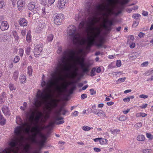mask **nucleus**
<instances>
[{"label": "nucleus", "mask_w": 153, "mask_h": 153, "mask_svg": "<svg viewBox=\"0 0 153 153\" xmlns=\"http://www.w3.org/2000/svg\"><path fill=\"white\" fill-rule=\"evenodd\" d=\"M9 87L10 90L11 91L16 89V88L15 87L14 85L11 83L9 84Z\"/></svg>", "instance_id": "nucleus-36"}, {"label": "nucleus", "mask_w": 153, "mask_h": 153, "mask_svg": "<svg viewBox=\"0 0 153 153\" xmlns=\"http://www.w3.org/2000/svg\"><path fill=\"white\" fill-rule=\"evenodd\" d=\"M87 97V95L86 94H82L81 96V99H84L85 98Z\"/></svg>", "instance_id": "nucleus-57"}, {"label": "nucleus", "mask_w": 153, "mask_h": 153, "mask_svg": "<svg viewBox=\"0 0 153 153\" xmlns=\"http://www.w3.org/2000/svg\"><path fill=\"white\" fill-rule=\"evenodd\" d=\"M126 119V117L124 115H122L119 118V120L121 121H124Z\"/></svg>", "instance_id": "nucleus-41"}, {"label": "nucleus", "mask_w": 153, "mask_h": 153, "mask_svg": "<svg viewBox=\"0 0 153 153\" xmlns=\"http://www.w3.org/2000/svg\"><path fill=\"white\" fill-rule=\"evenodd\" d=\"M93 129V128H91L87 126H84L82 127V129L85 131H88L90 130L91 129Z\"/></svg>", "instance_id": "nucleus-33"}, {"label": "nucleus", "mask_w": 153, "mask_h": 153, "mask_svg": "<svg viewBox=\"0 0 153 153\" xmlns=\"http://www.w3.org/2000/svg\"><path fill=\"white\" fill-rule=\"evenodd\" d=\"M62 48L61 47H59L57 52V53L58 54L60 53L62 51Z\"/></svg>", "instance_id": "nucleus-63"}, {"label": "nucleus", "mask_w": 153, "mask_h": 153, "mask_svg": "<svg viewBox=\"0 0 153 153\" xmlns=\"http://www.w3.org/2000/svg\"><path fill=\"white\" fill-rule=\"evenodd\" d=\"M31 39V35L30 32L29 31L27 33L26 37V40L28 42L30 43V42Z\"/></svg>", "instance_id": "nucleus-27"}, {"label": "nucleus", "mask_w": 153, "mask_h": 153, "mask_svg": "<svg viewBox=\"0 0 153 153\" xmlns=\"http://www.w3.org/2000/svg\"><path fill=\"white\" fill-rule=\"evenodd\" d=\"M107 1L108 2L107 4L103 3L98 4L96 8L100 13L105 12L102 13V14L103 16L108 17L109 15L114 13L113 9L111 7L112 6L115 0H107Z\"/></svg>", "instance_id": "nucleus-4"}, {"label": "nucleus", "mask_w": 153, "mask_h": 153, "mask_svg": "<svg viewBox=\"0 0 153 153\" xmlns=\"http://www.w3.org/2000/svg\"><path fill=\"white\" fill-rule=\"evenodd\" d=\"M116 65L118 67H120L121 65V61L120 60H117V61Z\"/></svg>", "instance_id": "nucleus-49"}, {"label": "nucleus", "mask_w": 153, "mask_h": 153, "mask_svg": "<svg viewBox=\"0 0 153 153\" xmlns=\"http://www.w3.org/2000/svg\"><path fill=\"white\" fill-rule=\"evenodd\" d=\"M31 132L33 133L31 136L30 137L31 141L33 143H38L36 137L38 135L40 137H43V135L40 131V130L38 126H36L32 128Z\"/></svg>", "instance_id": "nucleus-8"}, {"label": "nucleus", "mask_w": 153, "mask_h": 153, "mask_svg": "<svg viewBox=\"0 0 153 153\" xmlns=\"http://www.w3.org/2000/svg\"><path fill=\"white\" fill-rule=\"evenodd\" d=\"M123 100L126 102H128L130 101V98L128 97L124 98L123 99Z\"/></svg>", "instance_id": "nucleus-55"}, {"label": "nucleus", "mask_w": 153, "mask_h": 153, "mask_svg": "<svg viewBox=\"0 0 153 153\" xmlns=\"http://www.w3.org/2000/svg\"><path fill=\"white\" fill-rule=\"evenodd\" d=\"M108 140L107 139L101 138L100 143L101 145H103L107 143Z\"/></svg>", "instance_id": "nucleus-29"}, {"label": "nucleus", "mask_w": 153, "mask_h": 153, "mask_svg": "<svg viewBox=\"0 0 153 153\" xmlns=\"http://www.w3.org/2000/svg\"><path fill=\"white\" fill-rule=\"evenodd\" d=\"M27 106V104L26 102H25L23 104V106L20 107V109L22 111H25Z\"/></svg>", "instance_id": "nucleus-35"}, {"label": "nucleus", "mask_w": 153, "mask_h": 153, "mask_svg": "<svg viewBox=\"0 0 153 153\" xmlns=\"http://www.w3.org/2000/svg\"><path fill=\"white\" fill-rule=\"evenodd\" d=\"M6 122V120L4 118L0 120V123L1 125H4Z\"/></svg>", "instance_id": "nucleus-43"}, {"label": "nucleus", "mask_w": 153, "mask_h": 153, "mask_svg": "<svg viewBox=\"0 0 153 153\" xmlns=\"http://www.w3.org/2000/svg\"><path fill=\"white\" fill-rule=\"evenodd\" d=\"M139 97L140 98L146 99L148 97V96L146 95L143 94L139 95Z\"/></svg>", "instance_id": "nucleus-48"}, {"label": "nucleus", "mask_w": 153, "mask_h": 153, "mask_svg": "<svg viewBox=\"0 0 153 153\" xmlns=\"http://www.w3.org/2000/svg\"><path fill=\"white\" fill-rule=\"evenodd\" d=\"M125 79H126V78H125V77L120 78L118 80H117V82H119L120 81L121 82H123L124 81Z\"/></svg>", "instance_id": "nucleus-56"}, {"label": "nucleus", "mask_w": 153, "mask_h": 153, "mask_svg": "<svg viewBox=\"0 0 153 153\" xmlns=\"http://www.w3.org/2000/svg\"><path fill=\"white\" fill-rule=\"evenodd\" d=\"M140 15L138 13L137 14H134L132 17L133 18H134L136 19H139L140 17Z\"/></svg>", "instance_id": "nucleus-34"}, {"label": "nucleus", "mask_w": 153, "mask_h": 153, "mask_svg": "<svg viewBox=\"0 0 153 153\" xmlns=\"http://www.w3.org/2000/svg\"><path fill=\"white\" fill-rule=\"evenodd\" d=\"M33 72V69L32 68L31 66H29L27 68V74L30 76L32 75Z\"/></svg>", "instance_id": "nucleus-31"}, {"label": "nucleus", "mask_w": 153, "mask_h": 153, "mask_svg": "<svg viewBox=\"0 0 153 153\" xmlns=\"http://www.w3.org/2000/svg\"><path fill=\"white\" fill-rule=\"evenodd\" d=\"M142 126V124L141 122H139L136 123L135 125V127L137 129H139Z\"/></svg>", "instance_id": "nucleus-38"}, {"label": "nucleus", "mask_w": 153, "mask_h": 153, "mask_svg": "<svg viewBox=\"0 0 153 153\" xmlns=\"http://www.w3.org/2000/svg\"><path fill=\"white\" fill-rule=\"evenodd\" d=\"M9 25L7 22L5 21H3L1 23L0 29L2 31H4L8 29Z\"/></svg>", "instance_id": "nucleus-15"}, {"label": "nucleus", "mask_w": 153, "mask_h": 153, "mask_svg": "<svg viewBox=\"0 0 153 153\" xmlns=\"http://www.w3.org/2000/svg\"><path fill=\"white\" fill-rule=\"evenodd\" d=\"M69 28L68 34L70 36L73 43L76 44L79 41L80 35L79 33L76 32V27L74 25L70 26Z\"/></svg>", "instance_id": "nucleus-6"}, {"label": "nucleus", "mask_w": 153, "mask_h": 153, "mask_svg": "<svg viewBox=\"0 0 153 153\" xmlns=\"http://www.w3.org/2000/svg\"><path fill=\"white\" fill-rule=\"evenodd\" d=\"M113 25L112 21L109 20L108 18L104 19L102 27L106 30L108 31H111L112 29L111 26Z\"/></svg>", "instance_id": "nucleus-10"}, {"label": "nucleus", "mask_w": 153, "mask_h": 153, "mask_svg": "<svg viewBox=\"0 0 153 153\" xmlns=\"http://www.w3.org/2000/svg\"><path fill=\"white\" fill-rule=\"evenodd\" d=\"M53 35L52 34H49L47 40L48 42H51L53 40Z\"/></svg>", "instance_id": "nucleus-40"}, {"label": "nucleus", "mask_w": 153, "mask_h": 153, "mask_svg": "<svg viewBox=\"0 0 153 153\" xmlns=\"http://www.w3.org/2000/svg\"><path fill=\"white\" fill-rule=\"evenodd\" d=\"M17 4L18 9L19 10H22V8L25 4V0H19Z\"/></svg>", "instance_id": "nucleus-17"}, {"label": "nucleus", "mask_w": 153, "mask_h": 153, "mask_svg": "<svg viewBox=\"0 0 153 153\" xmlns=\"http://www.w3.org/2000/svg\"><path fill=\"white\" fill-rule=\"evenodd\" d=\"M43 137H41L42 140L39 142H38L37 143H39V146H41V147H42L45 143L46 141V140L48 137V134H47L46 135H44Z\"/></svg>", "instance_id": "nucleus-16"}, {"label": "nucleus", "mask_w": 153, "mask_h": 153, "mask_svg": "<svg viewBox=\"0 0 153 153\" xmlns=\"http://www.w3.org/2000/svg\"><path fill=\"white\" fill-rule=\"evenodd\" d=\"M4 35L0 34V42H3L4 41V39L3 38Z\"/></svg>", "instance_id": "nucleus-53"}, {"label": "nucleus", "mask_w": 153, "mask_h": 153, "mask_svg": "<svg viewBox=\"0 0 153 153\" xmlns=\"http://www.w3.org/2000/svg\"><path fill=\"white\" fill-rule=\"evenodd\" d=\"M44 26V24L43 23H39V25L37 27V29L38 30H36L37 32H39L41 31L42 30V29H43Z\"/></svg>", "instance_id": "nucleus-24"}, {"label": "nucleus", "mask_w": 153, "mask_h": 153, "mask_svg": "<svg viewBox=\"0 0 153 153\" xmlns=\"http://www.w3.org/2000/svg\"><path fill=\"white\" fill-rule=\"evenodd\" d=\"M120 131V130L118 129H115L114 130H111V132L113 134H117Z\"/></svg>", "instance_id": "nucleus-44"}, {"label": "nucleus", "mask_w": 153, "mask_h": 153, "mask_svg": "<svg viewBox=\"0 0 153 153\" xmlns=\"http://www.w3.org/2000/svg\"><path fill=\"white\" fill-rule=\"evenodd\" d=\"M86 8L87 11L88 12V13L90 14L91 11L93 10L92 7L91 6V3L89 2L88 3L87 5Z\"/></svg>", "instance_id": "nucleus-25"}, {"label": "nucleus", "mask_w": 153, "mask_h": 153, "mask_svg": "<svg viewBox=\"0 0 153 153\" xmlns=\"http://www.w3.org/2000/svg\"><path fill=\"white\" fill-rule=\"evenodd\" d=\"M16 123L17 124L21 125L22 126H23V124L24 123H23L22 122V120L21 118L19 117H17L16 118Z\"/></svg>", "instance_id": "nucleus-26"}, {"label": "nucleus", "mask_w": 153, "mask_h": 153, "mask_svg": "<svg viewBox=\"0 0 153 153\" xmlns=\"http://www.w3.org/2000/svg\"><path fill=\"white\" fill-rule=\"evenodd\" d=\"M68 111L65 109L63 106H62L59 110H55L53 113V117L56 120H61L63 119V118L61 116V114L65 115Z\"/></svg>", "instance_id": "nucleus-9"}, {"label": "nucleus", "mask_w": 153, "mask_h": 153, "mask_svg": "<svg viewBox=\"0 0 153 153\" xmlns=\"http://www.w3.org/2000/svg\"><path fill=\"white\" fill-rule=\"evenodd\" d=\"M97 114L100 117H105L106 118H107V116L105 114V113L102 110H100L97 113Z\"/></svg>", "instance_id": "nucleus-22"}, {"label": "nucleus", "mask_w": 153, "mask_h": 153, "mask_svg": "<svg viewBox=\"0 0 153 153\" xmlns=\"http://www.w3.org/2000/svg\"><path fill=\"white\" fill-rule=\"evenodd\" d=\"M30 148V145L29 144H27L24 147V149L26 152H27Z\"/></svg>", "instance_id": "nucleus-42"}, {"label": "nucleus", "mask_w": 153, "mask_h": 153, "mask_svg": "<svg viewBox=\"0 0 153 153\" xmlns=\"http://www.w3.org/2000/svg\"><path fill=\"white\" fill-rule=\"evenodd\" d=\"M19 72L18 71H15L13 74V77L14 79L16 80L18 78Z\"/></svg>", "instance_id": "nucleus-32"}, {"label": "nucleus", "mask_w": 153, "mask_h": 153, "mask_svg": "<svg viewBox=\"0 0 153 153\" xmlns=\"http://www.w3.org/2000/svg\"><path fill=\"white\" fill-rule=\"evenodd\" d=\"M148 105L147 104H144L142 105V106H140V107L141 108H146Z\"/></svg>", "instance_id": "nucleus-64"}, {"label": "nucleus", "mask_w": 153, "mask_h": 153, "mask_svg": "<svg viewBox=\"0 0 153 153\" xmlns=\"http://www.w3.org/2000/svg\"><path fill=\"white\" fill-rule=\"evenodd\" d=\"M146 135L147 137L148 138L152 139L153 138V136L150 134L147 133L146 134Z\"/></svg>", "instance_id": "nucleus-52"}, {"label": "nucleus", "mask_w": 153, "mask_h": 153, "mask_svg": "<svg viewBox=\"0 0 153 153\" xmlns=\"http://www.w3.org/2000/svg\"><path fill=\"white\" fill-rule=\"evenodd\" d=\"M35 110L34 109L30 108L29 112L27 114L28 116L30 114L29 118L30 124L33 123L36 126H37V125L39 123L40 125H42L43 123H41V121L43 114L41 112L38 111L37 112V115L35 117Z\"/></svg>", "instance_id": "nucleus-5"}, {"label": "nucleus", "mask_w": 153, "mask_h": 153, "mask_svg": "<svg viewBox=\"0 0 153 153\" xmlns=\"http://www.w3.org/2000/svg\"><path fill=\"white\" fill-rule=\"evenodd\" d=\"M90 91L91 93V94L93 95L95 94L96 93V91H95L93 89H91L90 90Z\"/></svg>", "instance_id": "nucleus-51"}, {"label": "nucleus", "mask_w": 153, "mask_h": 153, "mask_svg": "<svg viewBox=\"0 0 153 153\" xmlns=\"http://www.w3.org/2000/svg\"><path fill=\"white\" fill-rule=\"evenodd\" d=\"M84 58L78 57L75 62L76 64L80 66L82 72L86 73L89 71L90 65L88 63L84 62Z\"/></svg>", "instance_id": "nucleus-7"}, {"label": "nucleus", "mask_w": 153, "mask_h": 153, "mask_svg": "<svg viewBox=\"0 0 153 153\" xmlns=\"http://www.w3.org/2000/svg\"><path fill=\"white\" fill-rule=\"evenodd\" d=\"M145 139L144 136L142 135H138L137 137V140L139 141H144Z\"/></svg>", "instance_id": "nucleus-30"}, {"label": "nucleus", "mask_w": 153, "mask_h": 153, "mask_svg": "<svg viewBox=\"0 0 153 153\" xmlns=\"http://www.w3.org/2000/svg\"><path fill=\"white\" fill-rule=\"evenodd\" d=\"M129 1V0H123L121 2V3L122 4H124L127 3Z\"/></svg>", "instance_id": "nucleus-58"}, {"label": "nucleus", "mask_w": 153, "mask_h": 153, "mask_svg": "<svg viewBox=\"0 0 153 153\" xmlns=\"http://www.w3.org/2000/svg\"><path fill=\"white\" fill-rule=\"evenodd\" d=\"M68 1V0H59L58 3V6L59 8H64L65 6V4Z\"/></svg>", "instance_id": "nucleus-18"}, {"label": "nucleus", "mask_w": 153, "mask_h": 153, "mask_svg": "<svg viewBox=\"0 0 153 153\" xmlns=\"http://www.w3.org/2000/svg\"><path fill=\"white\" fill-rule=\"evenodd\" d=\"M42 45L41 44H39L35 46L34 51V53L36 56H38V55H40L42 51Z\"/></svg>", "instance_id": "nucleus-12"}, {"label": "nucleus", "mask_w": 153, "mask_h": 153, "mask_svg": "<svg viewBox=\"0 0 153 153\" xmlns=\"http://www.w3.org/2000/svg\"><path fill=\"white\" fill-rule=\"evenodd\" d=\"M96 71V68H94L92 69L91 72V76H93L96 75L95 71Z\"/></svg>", "instance_id": "nucleus-39"}, {"label": "nucleus", "mask_w": 153, "mask_h": 153, "mask_svg": "<svg viewBox=\"0 0 153 153\" xmlns=\"http://www.w3.org/2000/svg\"><path fill=\"white\" fill-rule=\"evenodd\" d=\"M26 53L27 54H29V53H30V47H27L26 49Z\"/></svg>", "instance_id": "nucleus-60"}, {"label": "nucleus", "mask_w": 153, "mask_h": 153, "mask_svg": "<svg viewBox=\"0 0 153 153\" xmlns=\"http://www.w3.org/2000/svg\"><path fill=\"white\" fill-rule=\"evenodd\" d=\"M76 88L75 85H74L73 87L69 91V93L70 94H71L73 93V91Z\"/></svg>", "instance_id": "nucleus-46"}, {"label": "nucleus", "mask_w": 153, "mask_h": 153, "mask_svg": "<svg viewBox=\"0 0 153 153\" xmlns=\"http://www.w3.org/2000/svg\"><path fill=\"white\" fill-rule=\"evenodd\" d=\"M100 19L96 16H90L87 20H83L79 24V29L81 31H85L88 34L86 41L84 40L82 45L86 43V49L87 50L90 49V47L95 42L96 39L97 38L100 33V29L98 27H94L95 23L99 22Z\"/></svg>", "instance_id": "nucleus-2"}, {"label": "nucleus", "mask_w": 153, "mask_h": 153, "mask_svg": "<svg viewBox=\"0 0 153 153\" xmlns=\"http://www.w3.org/2000/svg\"><path fill=\"white\" fill-rule=\"evenodd\" d=\"M2 110L5 115L9 116L10 115V111L8 107L6 106H3L2 108Z\"/></svg>", "instance_id": "nucleus-19"}, {"label": "nucleus", "mask_w": 153, "mask_h": 153, "mask_svg": "<svg viewBox=\"0 0 153 153\" xmlns=\"http://www.w3.org/2000/svg\"><path fill=\"white\" fill-rule=\"evenodd\" d=\"M19 25L22 26L24 27L26 26L27 24V22L25 19L22 18L19 21Z\"/></svg>", "instance_id": "nucleus-23"}, {"label": "nucleus", "mask_w": 153, "mask_h": 153, "mask_svg": "<svg viewBox=\"0 0 153 153\" xmlns=\"http://www.w3.org/2000/svg\"><path fill=\"white\" fill-rule=\"evenodd\" d=\"M51 7L48 6H45L42 9L41 14L42 17L47 18L48 17V14L49 13Z\"/></svg>", "instance_id": "nucleus-13"}, {"label": "nucleus", "mask_w": 153, "mask_h": 153, "mask_svg": "<svg viewBox=\"0 0 153 153\" xmlns=\"http://www.w3.org/2000/svg\"><path fill=\"white\" fill-rule=\"evenodd\" d=\"M31 124L26 122L23 124V126L15 128L14 131L15 136L9 143V147L0 151V153H18L20 147L22 145L25 131L26 133H29Z\"/></svg>", "instance_id": "nucleus-3"}, {"label": "nucleus", "mask_w": 153, "mask_h": 153, "mask_svg": "<svg viewBox=\"0 0 153 153\" xmlns=\"http://www.w3.org/2000/svg\"><path fill=\"white\" fill-rule=\"evenodd\" d=\"M19 54L20 56L21 57L23 56V53H24V50L23 49L21 48L19 49Z\"/></svg>", "instance_id": "nucleus-47"}, {"label": "nucleus", "mask_w": 153, "mask_h": 153, "mask_svg": "<svg viewBox=\"0 0 153 153\" xmlns=\"http://www.w3.org/2000/svg\"><path fill=\"white\" fill-rule=\"evenodd\" d=\"M37 6L35 5V3L34 2H30L28 5V8L29 10H32L35 8H37Z\"/></svg>", "instance_id": "nucleus-20"}, {"label": "nucleus", "mask_w": 153, "mask_h": 153, "mask_svg": "<svg viewBox=\"0 0 153 153\" xmlns=\"http://www.w3.org/2000/svg\"><path fill=\"white\" fill-rule=\"evenodd\" d=\"M142 15L144 16H147L148 15V13L146 11H143L142 13Z\"/></svg>", "instance_id": "nucleus-62"}, {"label": "nucleus", "mask_w": 153, "mask_h": 153, "mask_svg": "<svg viewBox=\"0 0 153 153\" xmlns=\"http://www.w3.org/2000/svg\"><path fill=\"white\" fill-rule=\"evenodd\" d=\"M135 45V43H132L130 45L129 47L131 48H134Z\"/></svg>", "instance_id": "nucleus-61"}, {"label": "nucleus", "mask_w": 153, "mask_h": 153, "mask_svg": "<svg viewBox=\"0 0 153 153\" xmlns=\"http://www.w3.org/2000/svg\"><path fill=\"white\" fill-rule=\"evenodd\" d=\"M63 18L64 16L62 14H58L54 18V23L57 25H61L62 21Z\"/></svg>", "instance_id": "nucleus-11"}, {"label": "nucleus", "mask_w": 153, "mask_h": 153, "mask_svg": "<svg viewBox=\"0 0 153 153\" xmlns=\"http://www.w3.org/2000/svg\"><path fill=\"white\" fill-rule=\"evenodd\" d=\"M145 33H142V32H140L138 35V36L139 37H140V38H141L142 37H143L145 35Z\"/></svg>", "instance_id": "nucleus-54"}, {"label": "nucleus", "mask_w": 153, "mask_h": 153, "mask_svg": "<svg viewBox=\"0 0 153 153\" xmlns=\"http://www.w3.org/2000/svg\"><path fill=\"white\" fill-rule=\"evenodd\" d=\"M20 60V58L19 56H16L14 58L13 62L14 63L18 62Z\"/></svg>", "instance_id": "nucleus-45"}, {"label": "nucleus", "mask_w": 153, "mask_h": 153, "mask_svg": "<svg viewBox=\"0 0 153 153\" xmlns=\"http://www.w3.org/2000/svg\"><path fill=\"white\" fill-rule=\"evenodd\" d=\"M26 77L23 75H21L19 78L20 81L21 83L25 82L26 80Z\"/></svg>", "instance_id": "nucleus-28"}, {"label": "nucleus", "mask_w": 153, "mask_h": 153, "mask_svg": "<svg viewBox=\"0 0 153 153\" xmlns=\"http://www.w3.org/2000/svg\"><path fill=\"white\" fill-rule=\"evenodd\" d=\"M142 152L144 153H151L152 151L150 149H143L142 150Z\"/></svg>", "instance_id": "nucleus-37"}, {"label": "nucleus", "mask_w": 153, "mask_h": 153, "mask_svg": "<svg viewBox=\"0 0 153 153\" xmlns=\"http://www.w3.org/2000/svg\"><path fill=\"white\" fill-rule=\"evenodd\" d=\"M52 119L53 121L50 122L49 123V124L47 126V127L48 128L53 127L54 124L59 125L63 124L64 123V121L63 120L58 121L59 120H56L54 119L53 117V115L52 117Z\"/></svg>", "instance_id": "nucleus-14"}, {"label": "nucleus", "mask_w": 153, "mask_h": 153, "mask_svg": "<svg viewBox=\"0 0 153 153\" xmlns=\"http://www.w3.org/2000/svg\"><path fill=\"white\" fill-rule=\"evenodd\" d=\"M76 54V52L73 49L65 51L63 56L58 61L56 70L51 74L52 78L48 80L47 82L42 80L41 86L43 87L46 85V88L43 89L42 91L40 90H38L34 99V104L36 107H41L50 99V102L46 106L47 109L49 112H51L53 108L58 106L59 100L51 98L52 95L50 93L53 89L60 93L66 92L69 85L73 84V82H66L65 84L62 87L60 85V81L64 80L62 74L65 71L70 70L68 66L74 60Z\"/></svg>", "instance_id": "nucleus-1"}, {"label": "nucleus", "mask_w": 153, "mask_h": 153, "mask_svg": "<svg viewBox=\"0 0 153 153\" xmlns=\"http://www.w3.org/2000/svg\"><path fill=\"white\" fill-rule=\"evenodd\" d=\"M49 114L48 113H46L45 116L43 115V117H42L41 119V123H45L47 120L49 118Z\"/></svg>", "instance_id": "nucleus-21"}, {"label": "nucleus", "mask_w": 153, "mask_h": 153, "mask_svg": "<svg viewBox=\"0 0 153 153\" xmlns=\"http://www.w3.org/2000/svg\"><path fill=\"white\" fill-rule=\"evenodd\" d=\"M4 1L0 0V8H2L3 7L4 5Z\"/></svg>", "instance_id": "nucleus-59"}, {"label": "nucleus", "mask_w": 153, "mask_h": 153, "mask_svg": "<svg viewBox=\"0 0 153 153\" xmlns=\"http://www.w3.org/2000/svg\"><path fill=\"white\" fill-rule=\"evenodd\" d=\"M33 16H37V17H38L39 16V13L37 12V11L36 10H35L33 11Z\"/></svg>", "instance_id": "nucleus-50"}]
</instances>
